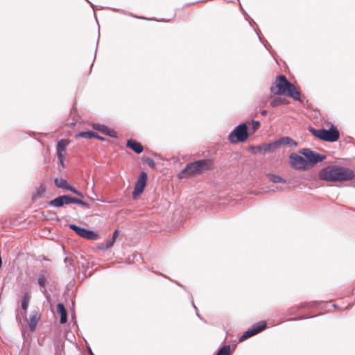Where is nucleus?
Segmentation results:
<instances>
[{
    "mask_svg": "<svg viewBox=\"0 0 355 355\" xmlns=\"http://www.w3.org/2000/svg\"><path fill=\"white\" fill-rule=\"evenodd\" d=\"M318 177L327 182H342L352 180L354 173L349 168L331 165L322 168L319 172Z\"/></svg>",
    "mask_w": 355,
    "mask_h": 355,
    "instance_id": "nucleus-1",
    "label": "nucleus"
},
{
    "mask_svg": "<svg viewBox=\"0 0 355 355\" xmlns=\"http://www.w3.org/2000/svg\"><path fill=\"white\" fill-rule=\"evenodd\" d=\"M270 92L273 95H286L295 100H300V92L284 75L276 77L274 85L270 87Z\"/></svg>",
    "mask_w": 355,
    "mask_h": 355,
    "instance_id": "nucleus-2",
    "label": "nucleus"
},
{
    "mask_svg": "<svg viewBox=\"0 0 355 355\" xmlns=\"http://www.w3.org/2000/svg\"><path fill=\"white\" fill-rule=\"evenodd\" d=\"M214 168V162L211 159H200L187 164L184 169L178 174L180 178H188L191 176L200 175L202 173L211 170Z\"/></svg>",
    "mask_w": 355,
    "mask_h": 355,
    "instance_id": "nucleus-3",
    "label": "nucleus"
},
{
    "mask_svg": "<svg viewBox=\"0 0 355 355\" xmlns=\"http://www.w3.org/2000/svg\"><path fill=\"white\" fill-rule=\"evenodd\" d=\"M309 131L317 138L328 142H335L340 138V132L334 125H331L329 130L310 128Z\"/></svg>",
    "mask_w": 355,
    "mask_h": 355,
    "instance_id": "nucleus-4",
    "label": "nucleus"
},
{
    "mask_svg": "<svg viewBox=\"0 0 355 355\" xmlns=\"http://www.w3.org/2000/svg\"><path fill=\"white\" fill-rule=\"evenodd\" d=\"M249 137L247 123H243L236 126L229 135L228 140L232 144H237L245 141Z\"/></svg>",
    "mask_w": 355,
    "mask_h": 355,
    "instance_id": "nucleus-5",
    "label": "nucleus"
},
{
    "mask_svg": "<svg viewBox=\"0 0 355 355\" xmlns=\"http://www.w3.org/2000/svg\"><path fill=\"white\" fill-rule=\"evenodd\" d=\"M300 153L306 158V163L309 166V168H312L318 162L326 158L325 155L315 153L310 149H302Z\"/></svg>",
    "mask_w": 355,
    "mask_h": 355,
    "instance_id": "nucleus-6",
    "label": "nucleus"
},
{
    "mask_svg": "<svg viewBox=\"0 0 355 355\" xmlns=\"http://www.w3.org/2000/svg\"><path fill=\"white\" fill-rule=\"evenodd\" d=\"M148 176L146 172H141L139 176V178L135 184L134 191L132 193V197L134 199H137L140 196L146 186L147 182Z\"/></svg>",
    "mask_w": 355,
    "mask_h": 355,
    "instance_id": "nucleus-7",
    "label": "nucleus"
},
{
    "mask_svg": "<svg viewBox=\"0 0 355 355\" xmlns=\"http://www.w3.org/2000/svg\"><path fill=\"white\" fill-rule=\"evenodd\" d=\"M69 228L73 230L78 236L87 239L96 240L99 237V235L94 232L79 227L74 224L69 225Z\"/></svg>",
    "mask_w": 355,
    "mask_h": 355,
    "instance_id": "nucleus-8",
    "label": "nucleus"
},
{
    "mask_svg": "<svg viewBox=\"0 0 355 355\" xmlns=\"http://www.w3.org/2000/svg\"><path fill=\"white\" fill-rule=\"evenodd\" d=\"M70 141L68 139H61L58 142L56 146L57 155L62 168H64V159L67 154V148Z\"/></svg>",
    "mask_w": 355,
    "mask_h": 355,
    "instance_id": "nucleus-9",
    "label": "nucleus"
},
{
    "mask_svg": "<svg viewBox=\"0 0 355 355\" xmlns=\"http://www.w3.org/2000/svg\"><path fill=\"white\" fill-rule=\"evenodd\" d=\"M291 166L297 170H306L310 168L306 159L300 155L293 154L290 156Z\"/></svg>",
    "mask_w": 355,
    "mask_h": 355,
    "instance_id": "nucleus-10",
    "label": "nucleus"
},
{
    "mask_svg": "<svg viewBox=\"0 0 355 355\" xmlns=\"http://www.w3.org/2000/svg\"><path fill=\"white\" fill-rule=\"evenodd\" d=\"M266 328V322H262L257 326L254 327L252 329H248L239 338V342H242L251 336L256 335L257 334L261 332L263 329Z\"/></svg>",
    "mask_w": 355,
    "mask_h": 355,
    "instance_id": "nucleus-11",
    "label": "nucleus"
},
{
    "mask_svg": "<svg viewBox=\"0 0 355 355\" xmlns=\"http://www.w3.org/2000/svg\"><path fill=\"white\" fill-rule=\"evenodd\" d=\"M55 184L58 188L65 189L68 191H71L72 193L80 196L83 197V195L81 192L77 191L76 189L72 187L67 180L61 178H56L55 179Z\"/></svg>",
    "mask_w": 355,
    "mask_h": 355,
    "instance_id": "nucleus-12",
    "label": "nucleus"
},
{
    "mask_svg": "<svg viewBox=\"0 0 355 355\" xmlns=\"http://www.w3.org/2000/svg\"><path fill=\"white\" fill-rule=\"evenodd\" d=\"M40 320V315L37 311H33L31 314V315L28 320V324L30 331H33L35 329L36 326Z\"/></svg>",
    "mask_w": 355,
    "mask_h": 355,
    "instance_id": "nucleus-13",
    "label": "nucleus"
},
{
    "mask_svg": "<svg viewBox=\"0 0 355 355\" xmlns=\"http://www.w3.org/2000/svg\"><path fill=\"white\" fill-rule=\"evenodd\" d=\"M93 128L102 132L103 134L105 135L110 136L112 137H116V132L114 130L110 129L107 126L101 124H94Z\"/></svg>",
    "mask_w": 355,
    "mask_h": 355,
    "instance_id": "nucleus-14",
    "label": "nucleus"
},
{
    "mask_svg": "<svg viewBox=\"0 0 355 355\" xmlns=\"http://www.w3.org/2000/svg\"><path fill=\"white\" fill-rule=\"evenodd\" d=\"M277 148V143L272 142L270 144H263L262 146H257L255 147H252L253 149L255 150L254 151V153L257 152H272Z\"/></svg>",
    "mask_w": 355,
    "mask_h": 355,
    "instance_id": "nucleus-15",
    "label": "nucleus"
},
{
    "mask_svg": "<svg viewBox=\"0 0 355 355\" xmlns=\"http://www.w3.org/2000/svg\"><path fill=\"white\" fill-rule=\"evenodd\" d=\"M126 146L138 154L141 153L144 150L142 145L132 139L127 141Z\"/></svg>",
    "mask_w": 355,
    "mask_h": 355,
    "instance_id": "nucleus-16",
    "label": "nucleus"
},
{
    "mask_svg": "<svg viewBox=\"0 0 355 355\" xmlns=\"http://www.w3.org/2000/svg\"><path fill=\"white\" fill-rule=\"evenodd\" d=\"M58 311L60 314V322L64 324L67 321V313L63 304L59 303L57 306Z\"/></svg>",
    "mask_w": 355,
    "mask_h": 355,
    "instance_id": "nucleus-17",
    "label": "nucleus"
},
{
    "mask_svg": "<svg viewBox=\"0 0 355 355\" xmlns=\"http://www.w3.org/2000/svg\"><path fill=\"white\" fill-rule=\"evenodd\" d=\"M248 128V131L249 135L254 134L260 127V123L259 121H252V122H246Z\"/></svg>",
    "mask_w": 355,
    "mask_h": 355,
    "instance_id": "nucleus-18",
    "label": "nucleus"
},
{
    "mask_svg": "<svg viewBox=\"0 0 355 355\" xmlns=\"http://www.w3.org/2000/svg\"><path fill=\"white\" fill-rule=\"evenodd\" d=\"M275 143H277V148L280 145H296V143L289 137H282L277 141H275Z\"/></svg>",
    "mask_w": 355,
    "mask_h": 355,
    "instance_id": "nucleus-19",
    "label": "nucleus"
},
{
    "mask_svg": "<svg viewBox=\"0 0 355 355\" xmlns=\"http://www.w3.org/2000/svg\"><path fill=\"white\" fill-rule=\"evenodd\" d=\"M288 103V101L286 98H277L271 101L270 104L272 107H276L279 105H287Z\"/></svg>",
    "mask_w": 355,
    "mask_h": 355,
    "instance_id": "nucleus-20",
    "label": "nucleus"
},
{
    "mask_svg": "<svg viewBox=\"0 0 355 355\" xmlns=\"http://www.w3.org/2000/svg\"><path fill=\"white\" fill-rule=\"evenodd\" d=\"M268 178L270 181L274 182V183H285L286 180H284L282 177L279 175H274V174H269Z\"/></svg>",
    "mask_w": 355,
    "mask_h": 355,
    "instance_id": "nucleus-21",
    "label": "nucleus"
},
{
    "mask_svg": "<svg viewBox=\"0 0 355 355\" xmlns=\"http://www.w3.org/2000/svg\"><path fill=\"white\" fill-rule=\"evenodd\" d=\"M46 191V187L44 185H40L37 189L36 192L33 195V199L35 200L38 198H40Z\"/></svg>",
    "mask_w": 355,
    "mask_h": 355,
    "instance_id": "nucleus-22",
    "label": "nucleus"
},
{
    "mask_svg": "<svg viewBox=\"0 0 355 355\" xmlns=\"http://www.w3.org/2000/svg\"><path fill=\"white\" fill-rule=\"evenodd\" d=\"M49 205L53 207H57L64 205L62 196L50 201Z\"/></svg>",
    "mask_w": 355,
    "mask_h": 355,
    "instance_id": "nucleus-23",
    "label": "nucleus"
},
{
    "mask_svg": "<svg viewBox=\"0 0 355 355\" xmlns=\"http://www.w3.org/2000/svg\"><path fill=\"white\" fill-rule=\"evenodd\" d=\"M94 137H96L94 135V132L92 131L80 132L76 136V137H83L85 139H91L94 138Z\"/></svg>",
    "mask_w": 355,
    "mask_h": 355,
    "instance_id": "nucleus-24",
    "label": "nucleus"
},
{
    "mask_svg": "<svg viewBox=\"0 0 355 355\" xmlns=\"http://www.w3.org/2000/svg\"><path fill=\"white\" fill-rule=\"evenodd\" d=\"M231 349L230 345L223 346L217 352L216 355H230Z\"/></svg>",
    "mask_w": 355,
    "mask_h": 355,
    "instance_id": "nucleus-25",
    "label": "nucleus"
},
{
    "mask_svg": "<svg viewBox=\"0 0 355 355\" xmlns=\"http://www.w3.org/2000/svg\"><path fill=\"white\" fill-rule=\"evenodd\" d=\"M143 161L151 168H155L156 164L155 162L150 157H143Z\"/></svg>",
    "mask_w": 355,
    "mask_h": 355,
    "instance_id": "nucleus-26",
    "label": "nucleus"
},
{
    "mask_svg": "<svg viewBox=\"0 0 355 355\" xmlns=\"http://www.w3.org/2000/svg\"><path fill=\"white\" fill-rule=\"evenodd\" d=\"M29 300H30V297H29L28 294H27V293L25 294L23 297L22 302H21V307L24 311H26V309L28 308Z\"/></svg>",
    "mask_w": 355,
    "mask_h": 355,
    "instance_id": "nucleus-27",
    "label": "nucleus"
},
{
    "mask_svg": "<svg viewBox=\"0 0 355 355\" xmlns=\"http://www.w3.org/2000/svg\"><path fill=\"white\" fill-rule=\"evenodd\" d=\"M119 234V230H115L114 234H113L112 239L107 241V246L108 247H112L114 245V243H115L116 239H117Z\"/></svg>",
    "mask_w": 355,
    "mask_h": 355,
    "instance_id": "nucleus-28",
    "label": "nucleus"
},
{
    "mask_svg": "<svg viewBox=\"0 0 355 355\" xmlns=\"http://www.w3.org/2000/svg\"><path fill=\"white\" fill-rule=\"evenodd\" d=\"M64 205H69L73 203L74 198L70 196H62Z\"/></svg>",
    "mask_w": 355,
    "mask_h": 355,
    "instance_id": "nucleus-29",
    "label": "nucleus"
},
{
    "mask_svg": "<svg viewBox=\"0 0 355 355\" xmlns=\"http://www.w3.org/2000/svg\"><path fill=\"white\" fill-rule=\"evenodd\" d=\"M73 203L80 205L83 207H85L86 208H89V205L87 202H85V201H83L82 200L77 199L76 198H74Z\"/></svg>",
    "mask_w": 355,
    "mask_h": 355,
    "instance_id": "nucleus-30",
    "label": "nucleus"
},
{
    "mask_svg": "<svg viewBox=\"0 0 355 355\" xmlns=\"http://www.w3.org/2000/svg\"><path fill=\"white\" fill-rule=\"evenodd\" d=\"M110 247L107 246V241H106L104 243H100L98 245V248L103 250H107L110 248Z\"/></svg>",
    "mask_w": 355,
    "mask_h": 355,
    "instance_id": "nucleus-31",
    "label": "nucleus"
},
{
    "mask_svg": "<svg viewBox=\"0 0 355 355\" xmlns=\"http://www.w3.org/2000/svg\"><path fill=\"white\" fill-rule=\"evenodd\" d=\"M38 283L41 286H44L46 283V279L44 277H40L38 279Z\"/></svg>",
    "mask_w": 355,
    "mask_h": 355,
    "instance_id": "nucleus-32",
    "label": "nucleus"
},
{
    "mask_svg": "<svg viewBox=\"0 0 355 355\" xmlns=\"http://www.w3.org/2000/svg\"><path fill=\"white\" fill-rule=\"evenodd\" d=\"M94 135H95L96 137H94V138H96V139H99V140H102V141H103V140H104V138H103V137H101V136L98 135L96 132H94Z\"/></svg>",
    "mask_w": 355,
    "mask_h": 355,
    "instance_id": "nucleus-33",
    "label": "nucleus"
},
{
    "mask_svg": "<svg viewBox=\"0 0 355 355\" xmlns=\"http://www.w3.org/2000/svg\"><path fill=\"white\" fill-rule=\"evenodd\" d=\"M203 1H205L204 0H201V1H196V2L191 3H189V5H195L196 3H198L200 2H203Z\"/></svg>",
    "mask_w": 355,
    "mask_h": 355,
    "instance_id": "nucleus-34",
    "label": "nucleus"
},
{
    "mask_svg": "<svg viewBox=\"0 0 355 355\" xmlns=\"http://www.w3.org/2000/svg\"><path fill=\"white\" fill-rule=\"evenodd\" d=\"M261 115H266L267 114V111L266 110H263L261 112Z\"/></svg>",
    "mask_w": 355,
    "mask_h": 355,
    "instance_id": "nucleus-35",
    "label": "nucleus"
},
{
    "mask_svg": "<svg viewBox=\"0 0 355 355\" xmlns=\"http://www.w3.org/2000/svg\"><path fill=\"white\" fill-rule=\"evenodd\" d=\"M91 355H94V354L92 352H91Z\"/></svg>",
    "mask_w": 355,
    "mask_h": 355,
    "instance_id": "nucleus-36",
    "label": "nucleus"
}]
</instances>
